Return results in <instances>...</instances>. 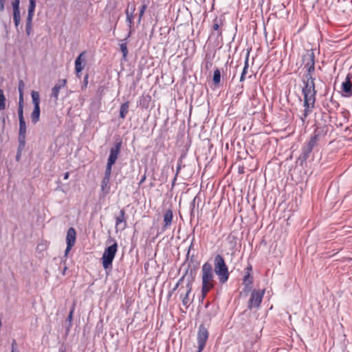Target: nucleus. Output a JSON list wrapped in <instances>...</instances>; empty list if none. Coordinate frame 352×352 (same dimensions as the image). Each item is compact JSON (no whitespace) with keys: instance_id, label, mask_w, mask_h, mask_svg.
Instances as JSON below:
<instances>
[{"instance_id":"30","label":"nucleus","mask_w":352,"mask_h":352,"mask_svg":"<svg viewBox=\"0 0 352 352\" xmlns=\"http://www.w3.org/2000/svg\"><path fill=\"white\" fill-rule=\"evenodd\" d=\"M13 20L14 25L17 28L21 22L20 11H13Z\"/></svg>"},{"instance_id":"46","label":"nucleus","mask_w":352,"mask_h":352,"mask_svg":"<svg viewBox=\"0 0 352 352\" xmlns=\"http://www.w3.org/2000/svg\"><path fill=\"white\" fill-rule=\"evenodd\" d=\"M180 168H181L180 165H178V166L177 167V173H176V174H175V178H174L173 182L176 180V179H177V175H178V173H179V172Z\"/></svg>"},{"instance_id":"32","label":"nucleus","mask_w":352,"mask_h":352,"mask_svg":"<svg viewBox=\"0 0 352 352\" xmlns=\"http://www.w3.org/2000/svg\"><path fill=\"white\" fill-rule=\"evenodd\" d=\"M221 81V72L219 69H216L213 74V82L215 85H218Z\"/></svg>"},{"instance_id":"14","label":"nucleus","mask_w":352,"mask_h":352,"mask_svg":"<svg viewBox=\"0 0 352 352\" xmlns=\"http://www.w3.org/2000/svg\"><path fill=\"white\" fill-rule=\"evenodd\" d=\"M192 291V283L188 282L186 284V289L185 294H181L180 298L182 299V304L186 307H188L190 303V300L189 298V294H190Z\"/></svg>"},{"instance_id":"10","label":"nucleus","mask_w":352,"mask_h":352,"mask_svg":"<svg viewBox=\"0 0 352 352\" xmlns=\"http://www.w3.org/2000/svg\"><path fill=\"white\" fill-rule=\"evenodd\" d=\"M341 90L344 96H352V73L346 76L345 81L342 83Z\"/></svg>"},{"instance_id":"47","label":"nucleus","mask_w":352,"mask_h":352,"mask_svg":"<svg viewBox=\"0 0 352 352\" xmlns=\"http://www.w3.org/2000/svg\"><path fill=\"white\" fill-rule=\"evenodd\" d=\"M72 248V247H69L68 245H67V248H66L65 252V256L69 253V252L70 251Z\"/></svg>"},{"instance_id":"7","label":"nucleus","mask_w":352,"mask_h":352,"mask_svg":"<svg viewBox=\"0 0 352 352\" xmlns=\"http://www.w3.org/2000/svg\"><path fill=\"white\" fill-rule=\"evenodd\" d=\"M265 292V289H254L252 291L248 304V307L250 309H252V308H258L260 306L263 298Z\"/></svg>"},{"instance_id":"23","label":"nucleus","mask_w":352,"mask_h":352,"mask_svg":"<svg viewBox=\"0 0 352 352\" xmlns=\"http://www.w3.org/2000/svg\"><path fill=\"white\" fill-rule=\"evenodd\" d=\"M76 305L75 303L73 304L72 309L69 311V314L67 316V321L68 322V324L67 325V332L68 333L72 327V320H73V315L75 310Z\"/></svg>"},{"instance_id":"52","label":"nucleus","mask_w":352,"mask_h":352,"mask_svg":"<svg viewBox=\"0 0 352 352\" xmlns=\"http://www.w3.org/2000/svg\"><path fill=\"white\" fill-rule=\"evenodd\" d=\"M182 279H184V277H182V278L179 281L180 282Z\"/></svg>"},{"instance_id":"9","label":"nucleus","mask_w":352,"mask_h":352,"mask_svg":"<svg viewBox=\"0 0 352 352\" xmlns=\"http://www.w3.org/2000/svg\"><path fill=\"white\" fill-rule=\"evenodd\" d=\"M302 61L306 70L315 71V56L313 52H308L304 55Z\"/></svg>"},{"instance_id":"33","label":"nucleus","mask_w":352,"mask_h":352,"mask_svg":"<svg viewBox=\"0 0 352 352\" xmlns=\"http://www.w3.org/2000/svg\"><path fill=\"white\" fill-rule=\"evenodd\" d=\"M25 142H23V146H21V142H19L18 151H17V153L16 155V160L17 162H19L20 160L21 152L23 150V148H25Z\"/></svg>"},{"instance_id":"35","label":"nucleus","mask_w":352,"mask_h":352,"mask_svg":"<svg viewBox=\"0 0 352 352\" xmlns=\"http://www.w3.org/2000/svg\"><path fill=\"white\" fill-rule=\"evenodd\" d=\"M147 8V5L146 4H143L140 9V12H139V16H138V23H140L141 22V20L145 13V11Z\"/></svg>"},{"instance_id":"27","label":"nucleus","mask_w":352,"mask_h":352,"mask_svg":"<svg viewBox=\"0 0 352 352\" xmlns=\"http://www.w3.org/2000/svg\"><path fill=\"white\" fill-rule=\"evenodd\" d=\"M253 276L248 272V274H245L243 276V283L246 287L251 288L252 285L253 284Z\"/></svg>"},{"instance_id":"3","label":"nucleus","mask_w":352,"mask_h":352,"mask_svg":"<svg viewBox=\"0 0 352 352\" xmlns=\"http://www.w3.org/2000/svg\"><path fill=\"white\" fill-rule=\"evenodd\" d=\"M322 135V131L320 129H317L314 131L308 142L302 148L301 157L302 160H307L309 158L314 148L318 144Z\"/></svg>"},{"instance_id":"8","label":"nucleus","mask_w":352,"mask_h":352,"mask_svg":"<svg viewBox=\"0 0 352 352\" xmlns=\"http://www.w3.org/2000/svg\"><path fill=\"white\" fill-rule=\"evenodd\" d=\"M209 336V332L208 329L205 327L204 324H201L199 327L198 332H197V344H198V351L202 352L206 342L208 340Z\"/></svg>"},{"instance_id":"28","label":"nucleus","mask_w":352,"mask_h":352,"mask_svg":"<svg viewBox=\"0 0 352 352\" xmlns=\"http://www.w3.org/2000/svg\"><path fill=\"white\" fill-rule=\"evenodd\" d=\"M6 108V98L3 89H0V111H3Z\"/></svg>"},{"instance_id":"36","label":"nucleus","mask_w":352,"mask_h":352,"mask_svg":"<svg viewBox=\"0 0 352 352\" xmlns=\"http://www.w3.org/2000/svg\"><path fill=\"white\" fill-rule=\"evenodd\" d=\"M36 7V2H30L29 8H28V16H33L34 10Z\"/></svg>"},{"instance_id":"13","label":"nucleus","mask_w":352,"mask_h":352,"mask_svg":"<svg viewBox=\"0 0 352 352\" xmlns=\"http://www.w3.org/2000/svg\"><path fill=\"white\" fill-rule=\"evenodd\" d=\"M135 11V5L134 3L128 4L127 8L125 10L126 16V21L129 23V25L131 28L133 19H134V12Z\"/></svg>"},{"instance_id":"15","label":"nucleus","mask_w":352,"mask_h":352,"mask_svg":"<svg viewBox=\"0 0 352 352\" xmlns=\"http://www.w3.org/2000/svg\"><path fill=\"white\" fill-rule=\"evenodd\" d=\"M76 239V232L74 228H70L68 229L67 232L66 241L67 245L69 247H73L75 245Z\"/></svg>"},{"instance_id":"17","label":"nucleus","mask_w":352,"mask_h":352,"mask_svg":"<svg viewBox=\"0 0 352 352\" xmlns=\"http://www.w3.org/2000/svg\"><path fill=\"white\" fill-rule=\"evenodd\" d=\"M116 228H118L121 223H124L122 229H125L126 227V212L124 209L120 210L119 214L116 217Z\"/></svg>"},{"instance_id":"16","label":"nucleus","mask_w":352,"mask_h":352,"mask_svg":"<svg viewBox=\"0 0 352 352\" xmlns=\"http://www.w3.org/2000/svg\"><path fill=\"white\" fill-rule=\"evenodd\" d=\"M26 124L25 120H19V142L23 146V142H25Z\"/></svg>"},{"instance_id":"37","label":"nucleus","mask_w":352,"mask_h":352,"mask_svg":"<svg viewBox=\"0 0 352 352\" xmlns=\"http://www.w3.org/2000/svg\"><path fill=\"white\" fill-rule=\"evenodd\" d=\"M19 3H20V1L19 0H14L12 2V8H13V11H20Z\"/></svg>"},{"instance_id":"2","label":"nucleus","mask_w":352,"mask_h":352,"mask_svg":"<svg viewBox=\"0 0 352 352\" xmlns=\"http://www.w3.org/2000/svg\"><path fill=\"white\" fill-rule=\"evenodd\" d=\"M214 272L217 276L220 283L223 284L228 281L230 277L228 267L225 259L221 254H217L214 258Z\"/></svg>"},{"instance_id":"51","label":"nucleus","mask_w":352,"mask_h":352,"mask_svg":"<svg viewBox=\"0 0 352 352\" xmlns=\"http://www.w3.org/2000/svg\"><path fill=\"white\" fill-rule=\"evenodd\" d=\"M36 2L35 0H30V2Z\"/></svg>"},{"instance_id":"43","label":"nucleus","mask_w":352,"mask_h":352,"mask_svg":"<svg viewBox=\"0 0 352 352\" xmlns=\"http://www.w3.org/2000/svg\"><path fill=\"white\" fill-rule=\"evenodd\" d=\"M16 341L13 340L12 343V352H17V351H16Z\"/></svg>"},{"instance_id":"20","label":"nucleus","mask_w":352,"mask_h":352,"mask_svg":"<svg viewBox=\"0 0 352 352\" xmlns=\"http://www.w3.org/2000/svg\"><path fill=\"white\" fill-rule=\"evenodd\" d=\"M249 54L250 52H248L245 57L244 67L240 77V82H243L245 80V75L248 73V69L249 67Z\"/></svg>"},{"instance_id":"42","label":"nucleus","mask_w":352,"mask_h":352,"mask_svg":"<svg viewBox=\"0 0 352 352\" xmlns=\"http://www.w3.org/2000/svg\"><path fill=\"white\" fill-rule=\"evenodd\" d=\"M88 78H89V75L88 74H86L85 78H84V80H83V87H87V84H88Z\"/></svg>"},{"instance_id":"40","label":"nucleus","mask_w":352,"mask_h":352,"mask_svg":"<svg viewBox=\"0 0 352 352\" xmlns=\"http://www.w3.org/2000/svg\"><path fill=\"white\" fill-rule=\"evenodd\" d=\"M18 116H19V120H24V118H23V107H18Z\"/></svg>"},{"instance_id":"1","label":"nucleus","mask_w":352,"mask_h":352,"mask_svg":"<svg viewBox=\"0 0 352 352\" xmlns=\"http://www.w3.org/2000/svg\"><path fill=\"white\" fill-rule=\"evenodd\" d=\"M214 287V276L212 264L206 262L201 267V292L200 300L203 301L208 293Z\"/></svg>"},{"instance_id":"26","label":"nucleus","mask_w":352,"mask_h":352,"mask_svg":"<svg viewBox=\"0 0 352 352\" xmlns=\"http://www.w3.org/2000/svg\"><path fill=\"white\" fill-rule=\"evenodd\" d=\"M109 181L110 179L103 177L101 182V190L104 192L105 194H107L109 192L110 186H109Z\"/></svg>"},{"instance_id":"34","label":"nucleus","mask_w":352,"mask_h":352,"mask_svg":"<svg viewBox=\"0 0 352 352\" xmlns=\"http://www.w3.org/2000/svg\"><path fill=\"white\" fill-rule=\"evenodd\" d=\"M120 50L122 53V56L124 59H126L128 54V49L126 43H122L120 45Z\"/></svg>"},{"instance_id":"24","label":"nucleus","mask_w":352,"mask_h":352,"mask_svg":"<svg viewBox=\"0 0 352 352\" xmlns=\"http://www.w3.org/2000/svg\"><path fill=\"white\" fill-rule=\"evenodd\" d=\"M40 117V107L36 106L31 114L32 122L36 124L39 120Z\"/></svg>"},{"instance_id":"11","label":"nucleus","mask_w":352,"mask_h":352,"mask_svg":"<svg viewBox=\"0 0 352 352\" xmlns=\"http://www.w3.org/2000/svg\"><path fill=\"white\" fill-rule=\"evenodd\" d=\"M173 219V214L171 209H167L164 213V225L162 228V231L164 232L167 229L170 228Z\"/></svg>"},{"instance_id":"45","label":"nucleus","mask_w":352,"mask_h":352,"mask_svg":"<svg viewBox=\"0 0 352 352\" xmlns=\"http://www.w3.org/2000/svg\"><path fill=\"white\" fill-rule=\"evenodd\" d=\"M245 270H246L245 274H248V272H249V274H251V272L252 270V265H250L248 267H247Z\"/></svg>"},{"instance_id":"18","label":"nucleus","mask_w":352,"mask_h":352,"mask_svg":"<svg viewBox=\"0 0 352 352\" xmlns=\"http://www.w3.org/2000/svg\"><path fill=\"white\" fill-rule=\"evenodd\" d=\"M67 80L65 79L62 80L61 83L56 85L52 89L51 97L54 98L55 100H58L60 89L66 85Z\"/></svg>"},{"instance_id":"4","label":"nucleus","mask_w":352,"mask_h":352,"mask_svg":"<svg viewBox=\"0 0 352 352\" xmlns=\"http://www.w3.org/2000/svg\"><path fill=\"white\" fill-rule=\"evenodd\" d=\"M122 142H116L110 149V154L107 160L104 177L110 179L112 166L116 163L120 152Z\"/></svg>"},{"instance_id":"50","label":"nucleus","mask_w":352,"mask_h":352,"mask_svg":"<svg viewBox=\"0 0 352 352\" xmlns=\"http://www.w3.org/2000/svg\"><path fill=\"white\" fill-rule=\"evenodd\" d=\"M179 281L177 283L175 287L174 288V289H176V288L179 286Z\"/></svg>"},{"instance_id":"39","label":"nucleus","mask_w":352,"mask_h":352,"mask_svg":"<svg viewBox=\"0 0 352 352\" xmlns=\"http://www.w3.org/2000/svg\"><path fill=\"white\" fill-rule=\"evenodd\" d=\"M25 87V83L22 80L19 81V94H23V89Z\"/></svg>"},{"instance_id":"31","label":"nucleus","mask_w":352,"mask_h":352,"mask_svg":"<svg viewBox=\"0 0 352 352\" xmlns=\"http://www.w3.org/2000/svg\"><path fill=\"white\" fill-rule=\"evenodd\" d=\"M33 16H28L26 19V33L29 36L32 31V21Z\"/></svg>"},{"instance_id":"29","label":"nucleus","mask_w":352,"mask_h":352,"mask_svg":"<svg viewBox=\"0 0 352 352\" xmlns=\"http://www.w3.org/2000/svg\"><path fill=\"white\" fill-rule=\"evenodd\" d=\"M32 102L34 104V106H39L40 104V98H39V94L38 91H32Z\"/></svg>"},{"instance_id":"21","label":"nucleus","mask_w":352,"mask_h":352,"mask_svg":"<svg viewBox=\"0 0 352 352\" xmlns=\"http://www.w3.org/2000/svg\"><path fill=\"white\" fill-rule=\"evenodd\" d=\"M130 102L126 101L121 104L120 108V117L122 119L125 118L129 111Z\"/></svg>"},{"instance_id":"5","label":"nucleus","mask_w":352,"mask_h":352,"mask_svg":"<svg viewBox=\"0 0 352 352\" xmlns=\"http://www.w3.org/2000/svg\"><path fill=\"white\" fill-rule=\"evenodd\" d=\"M118 250V244L116 242L104 249L102 256V263L104 269L111 268L112 262L115 258Z\"/></svg>"},{"instance_id":"48","label":"nucleus","mask_w":352,"mask_h":352,"mask_svg":"<svg viewBox=\"0 0 352 352\" xmlns=\"http://www.w3.org/2000/svg\"><path fill=\"white\" fill-rule=\"evenodd\" d=\"M69 173L68 172H66L64 175V179H67L69 178Z\"/></svg>"},{"instance_id":"12","label":"nucleus","mask_w":352,"mask_h":352,"mask_svg":"<svg viewBox=\"0 0 352 352\" xmlns=\"http://www.w3.org/2000/svg\"><path fill=\"white\" fill-rule=\"evenodd\" d=\"M85 52H81L79 56L75 60V71L76 73V76L78 78H80V72L84 69V65H82V63L85 62Z\"/></svg>"},{"instance_id":"44","label":"nucleus","mask_w":352,"mask_h":352,"mask_svg":"<svg viewBox=\"0 0 352 352\" xmlns=\"http://www.w3.org/2000/svg\"><path fill=\"white\" fill-rule=\"evenodd\" d=\"M5 0H0V11L4 10Z\"/></svg>"},{"instance_id":"22","label":"nucleus","mask_w":352,"mask_h":352,"mask_svg":"<svg viewBox=\"0 0 352 352\" xmlns=\"http://www.w3.org/2000/svg\"><path fill=\"white\" fill-rule=\"evenodd\" d=\"M223 25V21L221 19L215 18L213 20L212 29H213V30L218 32V36L221 35V31L219 30V28L221 27H222Z\"/></svg>"},{"instance_id":"49","label":"nucleus","mask_w":352,"mask_h":352,"mask_svg":"<svg viewBox=\"0 0 352 352\" xmlns=\"http://www.w3.org/2000/svg\"><path fill=\"white\" fill-rule=\"evenodd\" d=\"M145 179H146V176L144 175L143 177L142 178V179L140 180V184L143 183L145 181Z\"/></svg>"},{"instance_id":"25","label":"nucleus","mask_w":352,"mask_h":352,"mask_svg":"<svg viewBox=\"0 0 352 352\" xmlns=\"http://www.w3.org/2000/svg\"><path fill=\"white\" fill-rule=\"evenodd\" d=\"M315 71L306 70V73L304 76L303 82H315L314 77Z\"/></svg>"},{"instance_id":"41","label":"nucleus","mask_w":352,"mask_h":352,"mask_svg":"<svg viewBox=\"0 0 352 352\" xmlns=\"http://www.w3.org/2000/svg\"><path fill=\"white\" fill-rule=\"evenodd\" d=\"M23 94H19V107H23Z\"/></svg>"},{"instance_id":"38","label":"nucleus","mask_w":352,"mask_h":352,"mask_svg":"<svg viewBox=\"0 0 352 352\" xmlns=\"http://www.w3.org/2000/svg\"><path fill=\"white\" fill-rule=\"evenodd\" d=\"M254 342L248 341L245 343V349L246 352H251V349L253 347Z\"/></svg>"},{"instance_id":"6","label":"nucleus","mask_w":352,"mask_h":352,"mask_svg":"<svg viewBox=\"0 0 352 352\" xmlns=\"http://www.w3.org/2000/svg\"><path fill=\"white\" fill-rule=\"evenodd\" d=\"M302 88V94L304 96V100L306 104H312L316 101L315 82H304Z\"/></svg>"},{"instance_id":"19","label":"nucleus","mask_w":352,"mask_h":352,"mask_svg":"<svg viewBox=\"0 0 352 352\" xmlns=\"http://www.w3.org/2000/svg\"><path fill=\"white\" fill-rule=\"evenodd\" d=\"M314 104L315 103H313L312 104H305V100H304V107H305V109H304V113L300 117V119L302 121V122H305L306 118H307L308 115L310 113V112L311 111L312 109L314 107Z\"/></svg>"}]
</instances>
